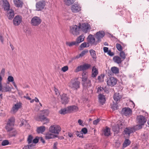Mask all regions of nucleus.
Masks as SVG:
<instances>
[{
    "mask_svg": "<svg viewBox=\"0 0 149 149\" xmlns=\"http://www.w3.org/2000/svg\"><path fill=\"white\" fill-rule=\"evenodd\" d=\"M117 80L113 77H111L107 78V84L110 86H113L116 84Z\"/></svg>",
    "mask_w": 149,
    "mask_h": 149,
    "instance_id": "nucleus-15",
    "label": "nucleus"
},
{
    "mask_svg": "<svg viewBox=\"0 0 149 149\" xmlns=\"http://www.w3.org/2000/svg\"><path fill=\"white\" fill-rule=\"evenodd\" d=\"M146 120L144 116L142 115L137 116L136 118V122L138 125L135 127V129L137 130L141 129L142 127V126L144 125Z\"/></svg>",
    "mask_w": 149,
    "mask_h": 149,
    "instance_id": "nucleus-1",
    "label": "nucleus"
},
{
    "mask_svg": "<svg viewBox=\"0 0 149 149\" xmlns=\"http://www.w3.org/2000/svg\"><path fill=\"white\" fill-rule=\"evenodd\" d=\"M76 134L77 136L81 138H83V133L81 132V131L80 132L77 131L76 133Z\"/></svg>",
    "mask_w": 149,
    "mask_h": 149,
    "instance_id": "nucleus-47",
    "label": "nucleus"
},
{
    "mask_svg": "<svg viewBox=\"0 0 149 149\" xmlns=\"http://www.w3.org/2000/svg\"><path fill=\"white\" fill-rule=\"evenodd\" d=\"M135 127L134 128H127L125 129L124 130V132L125 134L127 135L128 136H129L130 134L135 131Z\"/></svg>",
    "mask_w": 149,
    "mask_h": 149,
    "instance_id": "nucleus-21",
    "label": "nucleus"
},
{
    "mask_svg": "<svg viewBox=\"0 0 149 149\" xmlns=\"http://www.w3.org/2000/svg\"><path fill=\"white\" fill-rule=\"evenodd\" d=\"M28 123L25 120H24L23 119L21 121V124L20 125V127H21L22 126L25 125L26 126V125H28Z\"/></svg>",
    "mask_w": 149,
    "mask_h": 149,
    "instance_id": "nucleus-45",
    "label": "nucleus"
},
{
    "mask_svg": "<svg viewBox=\"0 0 149 149\" xmlns=\"http://www.w3.org/2000/svg\"><path fill=\"white\" fill-rule=\"evenodd\" d=\"M85 148L86 149H95L94 147H93L91 144H87L86 145Z\"/></svg>",
    "mask_w": 149,
    "mask_h": 149,
    "instance_id": "nucleus-49",
    "label": "nucleus"
},
{
    "mask_svg": "<svg viewBox=\"0 0 149 149\" xmlns=\"http://www.w3.org/2000/svg\"><path fill=\"white\" fill-rule=\"evenodd\" d=\"M14 80V79L13 77L11 76H9L7 78L6 83L7 84H9L10 82L13 81Z\"/></svg>",
    "mask_w": 149,
    "mask_h": 149,
    "instance_id": "nucleus-38",
    "label": "nucleus"
},
{
    "mask_svg": "<svg viewBox=\"0 0 149 149\" xmlns=\"http://www.w3.org/2000/svg\"><path fill=\"white\" fill-rule=\"evenodd\" d=\"M13 84V85L14 86L15 88L17 90H18V88L17 87L16 85L15 82L14 81H13L11 82Z\"/></svg>",
    "mask_w": 149,
    "mask_h": 149,
    "instance_id": "nucleus-63",
    "label": "nucleus"
},
{
    "mask_svg": "<svg viewBox=\"0 0 149 149\" xmlns=\"http://www.w3.org/2000/svg\"><path fill=\"white\" fill-rule=\"evenodd\" d=\"M131 141L129 139H126L124 141L123 144L122 149L129 146L131 143Z\"/></svg>",
    "mask_w": 149,
    "mask_h": 149,
    "instance_id": "nucleus-27",
    "label": "nucleus"
},
{
    "mask_svg": "<svg viewBox=\"0 0 149 149\" xmlns=\"http://www.w3.org/2000/svg\"><path fill=\"white\" fill-rule=\"evenodd\" d=\"M80 82L77 80H73L71 81L69 86L72 89L77 90L80 87Z\"/></svg>",
    "mask_w": 149,
    "mask_h": 149,
    "instance_id": "nucleus-7",
    "label": "nucleus"
},
{
    "mask_svg": "<svg viewBox=\"0 0 149 149\" xmlns=\"http://www.w3.org/2000/svg\"><path fill=\"white\" fill-rule=\"evenodd\" d=\"M103 90V88L101 87H99L97 88V92H100Z\"/></svg>",
    "mask_w": 149,
    "mask_h": 149,
    "instance_id": "nucleus-64",
    "label": "nucleus"
},
{
    "mask_svg": "<svg viewBox=\"0 0 149 149\" xmlns=\"http://www.w3.org/2000/svg\"><path fill=\"white\" fill-rule=\"evenodd\" d=\"M81 70H83V66L82 65H81L78 66L75 69V72H77Z\"/></svg>",
    "mask_w": 149,
    "mask_h": 149,
    "instance_id": "nucleus-46",
    "label": "nucleus"
},
{
    "mask_svg": "<svg viewBox=\"0 0 149 149\" xmlns=\"http://www.w3.org/2000/svg\"><path fill=\"white\" fill-rule=\"evenodd\" d=\"M45 128L44 126L38 127L37 129V132L38 133L42 134L45 131Z\"/></svg>",
    "mask_w": 149,
    "mask_h": 149,
    "instance_id": "nucleus-29",
    "label": "nucleus"
},
{
    "mask_svg": "<svg viewBox=\"0 0 149 149\" xmlns=\"http://www.w3.org/2000/svg\"><path fill=\"white\" fill-rule=\"evenodd\" d=\"M22 18L21 16L17 15L14 17L13 20V24L15 26L19 25L22 21Z\"/></svg>",
    "mask_w": 149,
    "mask_h": 149,
    "instance_id": "nucleus-12",
    "label": "nucleus"
},
{
    "mask_svg": "<svg viewBox=\"0 0 149 149\" xmlns=\"http://www.w3.org/2000/svg\"><path fill=\"white\" fill-rule=\"evenodd\" d=\"M120 56L122 58L124 59L126 57V55L124 52L123 51H121L120 53Z\"/></svg>",
    "mask_w": 149,
    "mask_h": 149,
    "instance_id": "nucleus-43",
    "label": "nucleus"
},
{
    "mask_svg": "<svg viewBox=\"0 0 149 149\" xmlns=\"http://www.w3.org/2000/svg\"><path fill=\"white\" fill-rule=\"evenodd\" d=\"M9 144V142L7 140H3L1 143V145L3 146H5L8 145Z\"/></svg>",
    "mask_w": 149,
    "mask_h": 149,
    "instance_id": "nucleus-50",
    "label": "nucleus"
},
{
    "mask_svg": "<svg viewBox=\"0 0 149 149\" xmlns=\"http://www.w3.org/2000/svg\"><path fill=\"white\" fill-rule=\"evenodd\" d=\"M132 110L128 107H125L123 108L121 111V113L123 115L126 116H129L132 113Z\"/></svg>",
    "mask_w": 149,
    "mask_h": 149,
    "instance_id": "nucleus-14",
    "label": "nucleus"
},
{
    "mask_svg": "<svg viewBox=\"0 0 149 149\" xmlns=\"http://www.w3.org/2000/svg\"><path fill=\"white\" fill-rule=\"evenodd\" d=\"M107 52L108 54L110 56H112L114 55V53L112 52L111 50H109Z\"/></svg>",
    "mask_w": 149,
    "mask_h": 149,
    "instance_id": "nucleus-62",
    "label": "nucleus"
},
{
    "mask_svg": "<svg viewBox=\"0 0 149 149\" xmlns=\"http://www.w3.org/2000/svg\"><path fill=\"white\" fill-rule=\"evenodd\" d=\"M116 47L117 49L119 51H121L122 49V47L120 44L117 43L116 44Z\"/></svg>",
    "mask_w": 149,
    "mask_h": 149,
    "instance_id": "nucleus-51",
    "label": "nucleus"
},
{
    "mask_svg": "<svg viewBox=\"0 0 149 149\" xmlns=\"http://www.w3.org/2000/svg\"><path fill=\"white\" fill-rule=\"evenodd\" d=\"M89 45L88 43L84 42L82 43L80 45V47L81 49L89 47Z\"/></svg>",
    "mask_w": 149,
    "mask_h": 149,
    "instance_id": "nucleus-39",
    "label": "nucleus"
},
{
    "mask_svg": "<svg viewBox=\"0 0 149 149\" xmlns=\"http://www.w3.org/2000/svg\"><path fill=\"white\" fill-rule=\"evenodd\" d=\"M84 78H86V79H87V76L86 72H83L82 74V79Z\"/></svg>",
    "mask_w": 149,
    "mask_h": 149,
    "instance_id": "nucleus-58",
    "label": "nucleus"
},
{
    "mask_svg": "<svg viewBox=\"0 0 149 149\" xmlns=\"http://www.w3.org/2000/svg\"><path fill=\"white\" fill-rule=\"evenodd\" d=\"M11 133L10 134V135L11 136H15L17 134V132L16 131L13 129Z\"/></svg>",
    "mask_w": 149,
    "mask_h": 149,
    "instance_id": "nucleus-52",
    "label": "nucleus"
},
{
    "mask_svg": "<svg viewBox=\"0 0 149 149\" xmlns=\"http://www.w3.org/2000/svg\"><path fill=\"white\" fill-rule=\"evenodd\" d=\"M42 113L44 114V115L41 117H40V120H43L45 121L46 122L44 123L49 122V119L45 117L44 116V115H48V110H43L42 111Z\"/></svg>",
    "mask_w": 149,
    "mask_h": 149,
    "instance_id": "nucleus-18",
    "label": "nucleus"
},
{
    "mask_svg": "<svg viewBox=\"0 0 149 149\" xmlns=\"http://www.w3.org/2000/svg\"><path fill=\"white\" fill-rule=\"evenodd\" d=\"M14 10L12 9H10V10L7 11V15L9 19L11 20L13 19L14 15Z\"/></svg>",
    "mask_w": 149,
    "mask_h": 149,
    "instance_id": "nucleus-23",
    "label": "nucleus"
},
{
    "mask_svg": "<svg viewBox=\"0 0 149 149\" xmlns=\"http://www.w3.org/2000/svg\"><path fill=\"white\" fill-rule=\"evenodd\" d=\"M81 7L77 4H74L72 5L71 7V10L73 13H77L81 10Z\"/></svg>",
    "mask_w": 149,
    "mask_h": 149,
    "instance_id": "nucleus-19",
    "label": "nucleus"
},
{
    "mask_svg": "<svg viewBox=\"0 0 149 149\" xmlns=\"http://www.w3.org/2000/svg\"><path fill=\"white\" fill-rule=\"evenodd\" d=\"M122 97L121 95H120L119 93H116L114 94L113 98L115 101L117 102L120 100Z\"/></svg>",
    "mask_w": 149,
    "mask_h": 149,
    "instance_id": "nucleus-26",
    "label": "nucleus"
},
{
    "mask_svg": "<svg viewBox=\"0 0 149 149\" xmlns=\"http://www.w3.org/2000/svg\"><path fill=\"white\" fill-rule=\"evenodd\" d=\"M87 40L89 44L96 45L100 41V38H87Z\"/></svg>",
    "mask_w": 149,
    "mask_h": 149,
    "instance_id": "nucleus-13",
    "label": "nucleus"
},
{
    "mask_svg": "<svg viewBox=\"0 0 149 149\" xmlns=\"http://www.w3.org/2000/svg\"><path fill=\"white\" fill-rule=\"evenodd\" d=\"M112 129L113 131L116 134L118 133L119 131V128H118L116 126H113Z\"/></svg>",
    "mask_w": 149,
    "mask_h": 149,
    "instance_id": "nucleus-44",
    "label": "nucleus"
},
{
    "mask_svg": "<svg viewBox=\"0 0 149 149\" xmlns=\"http://www.w3.org/2000/svg\"><path fill=\"white\" fill-rule=\"evenodd\" d=\"M100 121V119H98L96 120H95L93 121V124L94 125H96L97 124V123L99 122Z\"/></svg>",
    "mask_w": 149,
    "mask_h": 149,
    "instance_id": "nucleus-59",
    "label": "nucleus"
},
{
    "mask_svg": "<svg viewBox=\"0 0 149 149\" xmlns=\"http://www.w3.org/2000/svg\"><path fill=\"white\" fill-rule=\"evenodd\" d=\"M61 130L60 127L57 125L51 126L49 129V131L51 132L56 134H58Z\"/></svg>",
    "mask_w": 149,
    "mask_h": 149,
    "instance_id": "nucleus-8",
    "label": "nucleus"
},
{
    "mask_svg": "<svg viewBox=\"0 0 149 149\" xmlns=\"http://www.w3.org/2000/svg\"><path fill=\"white\" fill-rule=\"evenodd\" d=\"M22 104V103L20 102L16 103L13 107L11 112L13 113L17 112L18 109L21 108Z\"/></svg>",
    "mask_w": 149,
    "mask_h": 149,
    "instance_id": "nucleus-17",
    "label": "nucleus"
},
{
    "mask_svg": "<svg viewBox=\"0 0 149 149\" xmlns=\"http://www.w3.org/2000/svg\"><path fill=\"white\" fill-rule=\"evenodd\" d=\"M68 67L67 66H65L61 68V70L63 72H65L68 70Z\"/></svg>",
    "mask_w": 149,
    "mask_h": 149,
    "instance_id": "nucleus-55",
    "label": "nucleus"
},
{
    "mask_svg": "<svg viewBox=\"0 0 149 149\" xmlns=\"http://www.w3.org/2000/svg\"><path fill=\"white\" fill-rule=\"evenodd\" d=\"M84 38H77L76 41L72 42H67L66 44L69 47H71L74 45H77L79 43L84 40Z\"/></svg>",
    "mask_w": 149,
    "mask_h": 149,
    "instance_id": "nucleus-10",
    "label": "nucleus"
},
{
    "mask_svg": "<svg viewBox=\"0 0 149 149\" xmlns=\"http://www.w3.org/2000/svg\"><path fill=\"white\" fill-rule=\"evenodd\" d=\"M91 66L90 64H86L82 65L83 66V70H84L89 68L91 67Z\"/></svg>",
    "mask_w": 149,
    "mask_h": 149,
    "instance_id": "nucleus-42",
    "label": "nucleus"
},
{
    "mask_svg": "<svg viewBox=\"0 0 149 149\" xmlns=\"http://www.w3.org/2000/svg\"><path fill=\"white\" fill-rule=\"evenodd\" d=\"M113 60L115 62L118 64H120L122 62L121 58L118 56H114L113 58Z\"/></svg>",
    "mask_w": 149,
    "mask_h": 149,
    "instance_id": "nucleus-32",
    "label": "nucleus"
},
{
    "mask_svg": "<svg viewBox=\"0 0 149 149\" xmlns=\"http://www.w3.org/2000/svg\"><path fill=\"white\" fill-rule=\"evenodd\" d=\"M104 74H101V75L98 77L97 79L100 82H103L104 81Z\"/></svg>",
    "mask_w": 149,
    "mask_h": 149,
    "instance_id": "nucleus-40",
    "label": "nucleus"
},
{
    "mask_svg": "<svg viewBox=\"0 0 149 149\" xmlns=\"http://www.w3.org/2000/svg\"><path fill=\"white\" fill-rule=\"evenodd\" d=\"M90 52L91 56H92V57L94 59H96V55L95 51L93 49H91L90 50Z\"/></svg>",
    "mask_w": 149,
    "mask_h": 149,
    "instance_id": "nucleus-36",
    "label": "nucleus"
},
{
    "mask_svg": "<svg viewBox=\"0 0 149 149\" xmlns=\"http://www.w3.org/2000/svg\"><path fill=\"white\" fill-rule=\"evenodd\" d=\"M98 73L97 69L95 67H93L92 70V77H96Z\"/></svg>",
    "mask_w": 149,
    "mask_h": 149,
    "instance_id": "nucleus-28",
    "label": "nucleus"
},
{
    "mask_svg": "<svg viewBox=\"0 0 149 149\" xmlns=\"http://www.w3.org/2000/svg\"><path fill=\"white\" fill-rule=\"evenodd\" d=\"M39 139V138L38 137H36L33 140V142L35 143H37L38 142Z\"/></svg>",
    "mask_w": 149,
    "mask_h": 149,
    "instance_id": "nucleus-60",
    "label": "nucleus"
},
{
    "mask_svg": "<svg viewBox=\"0 0 149 149\" xmlns=\"http://www.w3.org/2000/svg\"><path fill=\"white\" fill-rule=\"evenodd\" d=\"M81 132L82 133H83L84 134H86L87 132V129L85 127L83 128L82 129Z\"/></svg>",
    "mask_w": 149,
    "mask_h": 149,
    "instance_id": "nucleus-56",
    "label": "nucleus"
},
{
    "mask_svg": "<svg viewBox=\"0 0 149 149\" xmlns=\"http://www.w3.org/2000/svg\"><path fill=\"white\" fill-rule=\"evenodd\" d=\"M34 147V146L31 144L25 146L22 149H33Z\"/></svg>",
    "mask_w": 149,
    "mask_h": 149,
    "instance_id": "nucleus-41",
    "label": "nucleus"
},
{
    "mask_svg": "<svg viewBox=\"0 0 149 149\" xmlns=\"http://www.w3.org/2000/svg\"><path fill=\"white\" fill-rule=\"evenodd\" d=\"M2 78L0 74V91H1L3 92H6L10 91H11V88L9 86H3V88H2Z\"/></svg>",
    "mask_w": 149,
    "mask_h": 149,
    "instance_id": "nucleus-11",
    "label": "nucleus"
},
{
    "mask_svg": "<svg viewBox=\"0 0 149 149\" xmlns=\"http://www.w3.org/2000/svg\"><path fill=\"white\" fill-rule=\"evenodd\" d=\"M54 91L56 95L58 96L60 95L59 93V92L58 90L56 88H54Z\"/></svg>",
    "mask_w": 149,
    "mask_h": 149,
    "instance_id": "nucleus-61",
    "label": "nucleus"
},
{
    "mask_svg": "<svg viewBox=\"0 0 149 149\" xmlns=\"http://www.w3.org/2000/svg\"><path fill=\"white\" fill-rule=\"evenodd\" d=\"M82 82L83 89L85 90H88L91 86V81L89 79L84 78L82 79Z\"/></svg>",
    "mask_w": 149,
    "mask_h": 149,
    "instance_id": "nucleus-6",
    "label": "nucleus"
},
{
    "mask_svg": "<svg viewBox=\"0 0 149 149\" xmlns=\"http://www.w3.org/2000/svg\"><path fill=\"white\" fill-rule=\"evenodd\" d=\"M15 119L14 117H11L9 118L5 126V128L7 132L13 130L15 125Z\"/></svg>",
    "mask_w": 149,
    "mask_h": 149,
    "instance_id": "nucleus-2",
    "label": "nucleus"
},
{
    "mask_svg": "<svg viewBox=\"0 0 149 149\" xmlns=\"http://www.w3.org/2000/svg\"><path fill=\"white\" fill-rule=\"evenodd\" d=\"M90 26L88 23H83L81 25V30L86 33H87L88 30L90 29Z\"/></svg>",
    "mask_w": 149,
    "mask_h": 149,
    "instance_id": "nucleus-16",
    "label": "nucleus"
},
{
    "mask_svg": "<svg viewBox=\"0 0 149 149\" xmlns=\"http://www.w3.org/2000/svg\"><path fill=\"white\" fill-rule=\"evenodd\" d=\"M55 137V135L52 134L51 132H47L45 136V138L46 139H50L54 138Z\"/></svg>",
    "mask_w": 149,
    "mask_h": 149,
    "instance_id": "nucleus-30",
    "label": "nucleus"
},
{
    "mask_svg": "<svg viewBox=\"0 0 149 149\" xmlns=\"http://www.w3.org/2000/svg\"><path fill=\"white\" fill-rule=\"evenodd\" d=\"M105 36L109 37H115L113 34L108 32H105L102 30L100 31L97 32L95 35V37H104Z\"/></svg>",
    "mask_w": 149,
    "mask_h": 149,
    "instance_id": "nucleus-4",
    "label": "nucleus"
},
{
    "mask_svg": "<svg viewBox=\"0 0 149 149\" xmlns=\"http://www.w3.org/2000/svg\"><path fill=\"white\" fill-rule=\"evenodd\" d=\"M42 22L40 18L38 16H34L33 17L31 21V24L34 26H37L39 25Z\"/></svg>",
    "mask_w": 149,
    "mask_h": 149,
    "instance_id": "nucleus-9",
    "label": "nucleus"
},
{
    "mask_svg": "<svg viewBox=\"0 0 149 149\" xmlns=\"http://www.w3.org/2000/svg\"><path fill=\"white\" fill-rule=\"evenodd\" d=\"M99 100L100 102L102 104L105 103V98L104 96L102 94H100L99 95Z\"/></svg>",
    "mask_w": 149,
    "mask_h": 149,
    "instance_id": "nucleus-24",
    "label": "nucleus"
},
{
    "mask_svg": "<svg viewBox=\"0 0 149 149\" xmlns=\"http://www.w3.org/2000/svg\"><path fill=\"white\" fill-rule=\"evenodd\" d=\"M69 102L68 97L65 94H63L62 95L61 98V102L62 104H66Z\"/></svg>",
    "mask_w": 149,
    "mask_h": 149,
    "instance_id": "nucleus-20",
    "label": "nucleus"
},
{
    "mask_svg": "<svg viewBox=\"0 0 149 149\" xmlns=\"http://www.w3.org/2000/svg\"><path fill=\"white\" fill-rule=\"evenodd\" d=\"M33 139V137L31 135L29 136L27 139V141L29 144L32 142Z\"/></svg>",
    "mask_w": 149,
    "mask_h": 149,
    "instance_id": "nucleus-48",
    "label": "nucleus"
},
{
    "mask_svg": "<svg viewBox=\"0 0 149 149\" xmlns=\"http://www.w3.org/2000/svg\"><path fill=\"white\" fill-rule=\"evenodd\" d=\"M3 5H10L7 0H3Z\"/></svg>",
    "mask_w": 149,
    "mask_h": 149,
    "instance_id": "nucleus-57",
    "label": "nucleus"
},
{
    "mask_svg": "<svg viewBox=\"0 0 149 149\" xmlns=\"http://www.w3.org/2000/svg\"><path fill=\"white\" fill-rule=\"evenodd\" d=\"M81 24L79 23L78 26L76 25H73L70 26V33L74 36H77L79 34V31L81 29Z\"/></svg>",
    "mask_w": 149,
    "mask_h": 149,
    "instance_id": "nucleus-3",
    "label": "nucleus"
},
{
    "mask_svg": "<svg viewBox=\"0 0 149 149\" xmlns=\"http://www.w3.org/2000/svg\"><path fill=\"white\" fill-rule=\"evenodd\" d=\"M14 4L17 7H22L23 2L20 0H15L14 1Z\"/></svg>",
    "mask_w": 149,
    "mask_h": 149,
    "instance_id": "nucleus-25",
    "label": "nucleus"
},
{
    "mask_svg": "<svg viewBox=\"0 0 149 149\" xmlns=\"http://www.w3.org/2000/svg\"><path fill=\"white\" fill-rule=\"evenodd\" d=\"M67 109L69 113L75 112L78 110V107L74 105L69 106L67 107Z\"/></svg>",
    "mask_w": 149,
    "mask_h": 149,
    "instance_id": "nucleus-22",
    "label": "nucleus"
},
{
    "mask_svg": "<svg viewBox=\"0 0 149 149\" xmlns=\"http://www.w3.org/2000/svg\"><path fill=\"white\" fill-rule=\"evenodd\" d=\"M10 5H4V6H3L4 10H7V11L10 10Z\"/></svg>",
    "mask_w": 149,
    "mask_h": 149,
    "instance_id": "nucleus-53",
    "label": "nucleus"
},
{
    "mask_svg": "<svg viewBox=\"0 0 149 149\" xmlns=\"http://www.w3.org/2000/svg\"><path fill=\"white\" fill-rule=\"evenodd\" d=\"M46 5V2L44 0H42L37 2L36 3V10L41 11L43 10Z\"/></svg>",
    "mask_w": 149,
    "mask_h": 149,
    "instance_id": "nucleus-5",
    "label": "nucleus"
},
{
    "mask_svg": "<svg viewBox=\"0 0 149 149\" xmlns=\"http://www.w3.org/2000/svg\"><path fill=\"white\" fill-rule=\"evenodd\" d=\"M111 71L114 73L117 74L119 72V70L118 68L113 67H112L111 69Z\"/></svg>",
    "mask_w": 149,
    "mask_h": 149,
    "instance_id": "nucleus-35",
    "label": "nucleus"
},
{
    "mask_svg": "<svg viewBox=\"0 0 149 149\" xmlns=\"http://www.w3.org/2000/svg\"><path fill=\"white\" fill-rule=\"evenodd\" d=\"M59 113L62 114H65L68 113L67 107L61 109L59 112Z\"/></svg>",
    "mask_w": 149,
    "mask_h": 149,
    "instance_id": "nucleus-34",
    "label": "nucleus"
},
{
    "mask_svg": "<svg viewBox=\"0 0 149 149\" xmlns=\"http://www.w3.org/2000/svg\"><path fill=\"white\" fill-rule=\"evenodd\" d=\"M75 0H64V2L66 5L69 6L72 5Z\"/></svg>",
    "mask_w": 149,
    "mask_h": 149,
    "instance_id": "nucleus-33",
    "label": "nucleus"
},
{
    "mask_svg": "<svg viewBox=\"0 0 149 149\" xmlns=\"http://www.w3.org/2000/svg\"><path fill=\"white\" fill-rule=\"evenodd\" d=\"M104 134L106 136H108L110 134V129L108 127H106L104 130Z\"/></svg>",
    "mask_w": 149,
    "mask_h": 149,
    "instance_id": "nucleus-31",
    "label": "nucleus"
},
{
    "mask_svg": "<svg viewBox=\"0 0 149 149\" xmlns=\"http://www.w3.org/2000/svg\"><path fill=\"white\" fill-rule=\"evenodd\" d=\"M88 50H84L80 54V56L82 57L85 55L86 53L88 52Z\"/></svg>",
    "mask_w": 149,
    "mask_h": 149,
    "instance_id": "nucleus-54",
    "label": "nucleus"
},
{
    "mask_svg": "<svg viewBox=\"0 0 149 149\" xmlns=\"http://www.w3.org/2000/svg\"><path fill=\"white\" fill-rule=\"evenodd\" d=\"M111 108L113 110H116L118 108L117 103L116 102H113V103L111 104Z\"/></svg>",
    "mask_w": 149,
    "mask_h": 149,
    "instance_id": "nucleus-37",
    "label": "nucleus"
}]
</instances>
